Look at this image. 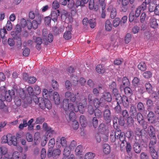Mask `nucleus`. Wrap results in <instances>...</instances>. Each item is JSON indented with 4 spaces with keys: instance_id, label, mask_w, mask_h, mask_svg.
I'll return each instance as SVG.
<instances>
[{
    "instance_id": "1",
    "label": "nucleus",
    "mask_w": 159,
    "mask_h": 159,
    "mask_svg": "<svg viewBox=\"0 0 159 159\" xmlns=\"http://www.w3.org/2000/svg\"><path fill=\"white\" fill-rule=\"evenodd\" d=\"M63 107L66 111L68 110L71 112H77L79 111L80 113L83 114L85 111L82 104L80 103L79 106H74L72 103H68V100H67L63 101Z\"/></svg>"
},
{
    "instance_id": "2",
    "label": "nucleus",
    "mask_w": 159,
    "mask_h": 159,
    "mask_svg": "<svg viewBox=\"0 0 159 159\" xmlns=\"http://www.w3.org/2000/svg\"><path fill=\"white\" fill-rule=\"evenodd\" d=\"M39 105L43 110H45L46 108L49 110L51 109L52 107L50 101L46 98L44 99H43L41 102H39Z\"/></svg>"
},
{
    "instance_id": "3",
    "label": "nucleus",
    "mask_w": 159,
    "mask_h": 159,
    "mask_svg": "<svg viewBox=\"0 0 159 159\" xmlns=\"http://www.w3.org/2000/svg\"><path fill=\"white\" fill-rule=\"evenodd\" d=\"M118 97L116 98V100L118 101H120L119 103H122L124 107L128 108L129 106V102L128 98L125 96L123 95L122 97L120 95H117Z\"/></svg>"
},
{
    "instance_id": "4",
    "label": "nucleus",
    "mask_w": 159,
    "mask_h": 159,
    "mask_svg": "<svg viewBox=\"0 0 159 159\" xmlns=\"http://www.w3.org/2000/svg\"><path fill=\"white\" fill-rule=\"evenodd\" d=\"M117 139L120 140V142H125L126 138L125 134L123 132H121L120 130L119 129H116L115 132V135Z\"/></svg>"
},
{
    "instance_id": "5",
    "label": "nucleus",
    "mask_w": 159,
    "mask_h": 159,
    "mask_svg": "<svg viewBox=\"0 0 159 159\" xmlns=\"http://www.w3.org/2000/svg\"><path fill=\"white\" fill-rule=\"evenodd\" d=\"M111 113L110 110L105 109L103 112L104 120L106 124H109L111 121Z\"/></svg>"
},
{
    "instance_id": "6",
    "label": "nucleus",
    "mask_w": 159,
    "mask_h": 159,
    "mask_svg": "<svg viewBox=\"0 0 159 159\" xmlns=\"http://www.w3.org/2000/svg\"><path fill=\"white\" fill-rule=\"evenodd\" d=\"M15 91L13 89L5 91V99L7 102H11L12 98L15 97Z\"/></svg>"
},
{
    "instance_id": "7",
    "label": "nucleus",
    "mask_w": 159,
    "mask_h": 159,
    "mask_svg": "<svg viewBox=\"0 0 159 159\" xmlns=\"http://www.w3.org/2000/svg\"><path fill=\"white\" fill-rule=\"evenodd\" d=\"M33 39L34 42L36 43V48L37 49L39 50L41 48V45L43 43L42 39L40 37L34 36Z\"/></svg>"
},
{
    "instance_id": "8",
    "label": "nucleus",
    "mask_w": 159,
    "mask_h": 159,
    "mask_svg": "<svg viewBox=\"0 0 159 159\" xmlns=\"http://www.w3.org/2000/svg\"><path fill=\"white\" fill-rule=\"evenodd\" d=\"M112 100V97L111 94L109 92L105 93L102 97L100 98V101L103 102L106 100L108 102H111Z\"/></svg>"
},
{
    "instance_id": "9",
    "label": "nucleus",
    "mask_w": 159,
    "mask_h": 159,
    "mask_svg": "<svg viewBox=\"0 0 159 159\" xmlns=\"http://www.w3.org/2000/svg\"><path fill=\"white\" fill-rule=\"evenodd\" d=\"M149 24L151 27L154 29L158 28V24L157 19L154 17H152L149 20Z\"/></svg>"
},
{
    "instance_id": "10",
    "label": "nucleus",
    "mask_w": 159,
    "mask_h": 159,
    "mask_svg": "<svg viewBox=\"0 0 159 159\" xmlns=\"http://www.w3.org/2000/svg\"><path fill=\"white\" fill-rule=\"evenodd\" d=\"M119 102L120 101H118L117 100L116 101H113L111 105L112 107L114 108L115 112L117 113H120L121 111V108L119 104Z\"/></svg>"
},
{
    "instance_id": "11",
    "label": "nucleus",
    "mask_w": 159,
    "mask_h": 159,
    "mask_svg": "<svg viewBox=\"0 0 159 159\" xmlns=\"http://www.w3.org/2000/svg\"><path fill=\"white\" fill-rule=\"evenodd\" d=\"M138 112L136 107L134 105H131L129 111L130 116L133 117L134 119H136V115Z\"/></svg>"
},
{
    "instance_id": "12",
    "label": "nucleus",
    "mask_w": 159,
    "mask_h": 159,
    "mask_svg": "<svg viewBox=\"0 0 159 159\" xmlns=\"http://www.w3.org/2000/svg\"><path fill=\"white\" fill-rule=\"evenodd\" d=\"M125 144L126 145L125 147L126 149V151L127 153L129 154L130 153L132 150V147L129 142H127L125 140V142H121L120 144L121 148H123L125 146Z\"/></svg>"
},
{
    "instance_id": "13",
    "label": "nucleus",
    "mask_w": 159,
    "mask_h": 159,
    "mask_svg": "<svg viewBox=\"0 0 159 159\" xmlns=\"http://www.w3.org/2000/svg\"><path fill=\"white\" fill-rule=\"evenodd\" d=\"M122 84L120 85V89H123L125 87L128 86L130 85V82L128 79L126 77H124L122 78Z\"/></svg>"
},
{
    "instance_id": "14",
    "label": "nucleus",
    "mask_w": 159,
    "mask_h": 159,
    "mask_svg": "<svg viewBox=\"0 0 159 159\" xmlns=\"http://www.w3.org/2000/svg\"><path fill=\"white\" fill-rule=\"evenodd\" d=\"M147 118L148 121L150 123H155L156 119L154 113L152 111L149 112L147 115Z\"/></svg>"
},
{
    "instance_id": "15",
    "label": "nucleus",
    "mask_w": 159,
    "mask_h": 159,
    "mask_svg": "<svg viewBox=\"0 0 159 159\" xmlns=\"http://www.w3.org/2000/svg\"><path fill=\"white\" fill-rule=\"evenodd\" d=\"M133 149L135 153H139L141 151L142 148L139 143L135 142L133 145Z\"/></svg>"
},
{
    "instance_id": "16",
    "label": "nucleus",
    "mask_w": 159,
    "mask_h": 159,
    "mask_svg": "<svg viewBox=\"0 0 159 159\" xmlns=\"http://www.w3.org/2000/svg\"><path fill=\"white\" fill-rule=\"evenodd\" d=\"M147 131L150 137L156 136L155 129L153 126H149L148 128Z\"/></svg>"
},
{
    "instance_id": "17",
    "label": "nucleus",
    "mask_w": 159,
    "mask_h": 159,
    "mask_svg": "<svg viewBox=\"0 0 159 159\" xmlns=\"http://www.w3.org/2000/svg\"><path fill=\"white\" fill-rule=\"evenodd\" d=\"M7 148L6 147H0V159L7 154Z\"/></svg>"
},
{
    "instance_id": "18",
    "label": "nucleus",
    "mask_w": 159,
    "mask_h": 159,
    "mask_svg": "<svg viewBox=\"0 0 159 159\" xmlns=\"http://www.w3.org/2000/svg\"><path fill=\"white\" fill-rule=\"evenodd\" d=\"M94 0H89V8L90 10L94 9L95 11H97L98 9V6H94Z\"/></svg>"
},
{
    "instance_id": "19",
    "label": "nucleus",
    "mask_w": 159,
    "mask_h": 159,
    "mask_svg": "<svg viewBox=\"0 0 159 159\" xmlns=\"http://www.w3.org/2000/svg\"><path fill=\"white\" fill-rule=\"evenodd\" d=\"M149 152L152 159H158V155L154 148H152L149 149Z\"/></svg>"
},
{
    "instance_id": "20",
    "label": "nucleus",
    "mask_w": 159,
    "mask_h": 159,
    "mask_svg": "<svg viewBox=\"0 0 159 159\" xmlns=\"http://www.w3.org/2000/svg\"><path fill=\"white\" fill-rule=\"evenodd\" d=\"M9 141L8 142V145H13L14 146H16L17 145V138L15 136H12L11 135V137L9 139Z\"/></svg>"
},
{
    "instance_id": "21",
    "label": "nucleus",
    "mask_w": 159,
    "mask_h": 159,
    "mask_svg": "<svg viewBox=\"0 0 159 159\" xmlns=\"http://www.w3.org/2000/svg\"><path fill=\"white\" fill-rule=\"evenodd\" d=\"M150 137V140L149 144V149H151V148H154V146L157 143V138L156 136Z\"/></svg>"
},
{
    "instance_id": "22",
    "label": "nucleus",
    "mask_w": 159,
    "mask_h": 159,
    "mask_svg": "<svg viewBox=\"0 0 159 159\" xmlns=\"http://www.w3.org/2000/svg\"><path fill=\"white\" fill-rule=\"evenodd\" d=\"M110 140L111 142L115 143L114 144L115 145L116 147L120 144L119 142V140L118 139H117L116 137L113 134H111Z\"/></svg>"
},
{
    "instance_id": "23",
    "label": "nucleus",
    "mask_w": 159,
    "mask_h": 159,
    "mask_svg": "<svg viewBox=\"0 0 159 159\" xmlns=\"http://www.w3.org/2000/svg\"><path fill=\"white\" fill-rule=\"evenodd\" d=\"M57 11H52L51 14V16L52 20H53L54 21H57L58 18V16H59V14L60 13V11L57 10Z\"/></svg>"
},
{
    "instance_id": "24",
    "label": "nucleus",
    "mask_w": 159,
    "mask_h": 159,
    "mask_svg": "<svg viewBox=\"0 0 159 159\" xmlns=\"http://www.w3.org/2000/svg\"><path fill=\"white\" fill-rule=\"evenodd\" d=\"M80 121L81 125L83 127H85L87 124V120L85 117L83 115L80 116Z\"/></svg>"
},
{
    "instance_id": "25",
    "label": "nucleus",
    "mask_w": 159,
    "mask_h": 159,
    "mask_svg": "<svg viewBox=\"0 0 159 159\" xmlns=\"http://www.w3.org/2000/svg\"><path fill=\"white\" fill-rule=\"evenodd\" d=\"M53 98L55 104L56 105L59 104L60 102V97L58 93L57 92L54 93Z\"/></svg>"
},
{
    "instance_id": "26",
    "label": "nucleus",
    "mask_w": 159,
    "mask_h": 159,
    "mask_svg": "<svg viewBox=\"0 0 159 159\" xmlns=\"http://www.w3.org/2000/svg\"><path fill=\"white\" fill-rule=\"evenodd\" d=\"M112 26L111 21L109 20H107L105 23V30L108 31H110L112 29Z\"/></svg>"
},
{
    "instance_id": "27",
    "label": "nucleus",
    "mask_w": 159,
    "mask_h": 159,
    "mask_svg": "<svg viewBox=\"0 0 159 159\" xmlns=\"http://www.w3.org/2000/svg\"><path fill=\"white\" fill-rule=\"evenodd\" d=\"M111 9L110 11V17L112 19H114L116 16L117 14L116 9L114 7H110L108 8V9Z\"/></svg>"
},
{
    "instance_id": "28",
    "label": "nucleus",
    "mask_w": 159,
    "mask_h": 159,
    "mask_svg": "<svg viewBox=\"0 0 159 159\" xmlns=\"http://www.w3.org/2000/svg\"><path fill=\"white\" fill-rule=\"evenodd\" d=\"M103 150L105 154H109L111 151V149L109 145L106 143L104 144L103 146Z\"/></svg>"
},
{
    "instance_id": "29",
    "label": "nucleus",
    "mask_w": 159,
    "mask_h": 159,
    "mask_svg": "<svg viewBox=\"0 0 159 159\" xmlns=\"http://www.w3.org/2000/svg\"><path fill=\"white\" fill-rule=\"evenodd\" d=\"M7 32L6 30L5 27H3V29L0 30V33L1 38L2 40L5 41L7 40V39L5 37V34H7Z\"/></svg>"
},
{
    "instance_id": "30",
    "label": "nucleus",
    "mask_w": 159,
    "mask_h": 159,
    "mask_svg": "<svg viewBox=\"0 0 159 159\" xmlns=\"http://www.w3.org/2000/svg\"><path fill=\"white\" fill-rule=\"evenodd\" d=\"M123 89H120L121 91L124 90L125 94L127 95L130 96L132 94V91L128 86L124 87Z\"/></svg>"
},
{
    "instance_id": "31",
    "label": "nucleus",
    "mask_w": 159,
    "mask_h": 159,
    "mask_svg": "<svg viewBox=\"0 0 159 159\" xmlns=\"http://www.w3.org/2000/svg\"><path fill=\"white\" fill-rule=\"evenodd\" d=\"M11 137V134H8L7 136H3L1 139L2 142L3 143H7L8 144L9 140Z\"/></svg>"
},
{
    "instance_id": "32",
    "label": "nucleus",
    "mask_w": 159,
    "mask_h": 159,
    "mask_svg": "<svg viewBox=\"0 0 159 159\" xmlns=\"http://www.w3.org/2000/svg\"><path fill=\"white\" fill-rule=\"evenodd\" d=\"M96 69L97 72L99 74H103L105 71L104 67L101 65H98L96 66Z\"/></svg>"
},
{
    "instance_id": "33",
    "label": "nucleus",
    "mask_w": 159,
    "mask_h": 159,
    "mask_svg": "<svg viewBox=\"0 0 159 159\" xmlns=\"http://www.w3.org/2000/svg\"><path fill=\"white\" fill-rule=\"evenodd\" d=\"M138 67L140 70L144 71L147 69V66L144 62H142L139 63L138 66Z\"/></svg>"
},
{
    "instance_id": "34",
    "label": "nucleus",
    "mask_w": 159,
    "mask_h": 159,
    "mask_svg": "<svg viewBox=\"0 0 159 159\" xmlns=\"http://www.w3.org/2000/svg\"><path fill=\"white\" fill-rule=\"evenodd\" d=\"M83 151V147L81 145H78L76 148L75 152L76 155H82Z\"/></svg>"
},
{
    "instance_id": "35",
    "label": "nucleus",
    "mask_w": 159,
    "mask_h": 159,
    "mask_svg": "<svg viewBox=\"0 0 159 159\" xmlns=\"http://www.w3.org/2000/svg\"><path fill=\"white\" fill-rule=\"evenodd\" d=\"M79 93H78L77 94H76L74 95V94L73 93V95L72 96H70V97L68 98V99H65V100H68V103L69 100H70V101L72 102H75L76 100L78 98V96Z\"/></svg>"
},
{
    "instance_id": "36",
    "label": "nucleus",
    "mask_w": 159,
    "mask_h": 159,
    "mask_svg": "<svg viewBox=\"0 0 159 159\" xmlns=\"http://www.w3.org/2000/svg\"><path fill=\"white\" fill-rule=\"evenodd\" d=\"M95 116L96 118H99L102 117V113L101 111L99 109L96 108L94 111Z\"/></svg>"
},
{
    "instance_id": "37",
    "label": "nucleus",
    "mask_w": 159,
    "mask_h": 159,
    "mask_svg": "<svg viewBox=\"0 0 159 159\" xmlns=\"http://www.w3.org/2000/svg\"><path fill=\"white\" fill-rule=\"evenodd\" d=\"M120 20L118 17L115 18L113 21V25L115 27L118 26L120 24Z\"/></svg>"
},
{
    "instance_id": "38",
    "label": "nucleus",
    "mask_w": 159,
    "mask_h": 159,
    "mask_svg": "<svg viewBox=\"0 0 159 159\" xmlns=\"http://www.w3.org/2000/svg\"><path fill=\"white\" fill-rule=\"evenodd\" d=\"M139 123H142V121L144 120L143 116L141 113L139 112L136 115V119Z\"/></svg>"
},
{
    "instance_id": "39",
    "label": "nucleus",
    "mask_w": 159,
    "mask_h": 159,
    "mask_svg": "<svg viewBox=\"0 0 159 159\" xmlns=\"http://www.w3.org/2000/svg\"><path fill=\"white\" fill-rule=\"evenodd\" d=\"M147 3H149V10L150 12H152L155 10V8L157 6L156 4H155L153 2H148Z\"/></svg>"
},
{
    "instance_id": "40",
    "label": "nucleus",
    "mask_w": 159,
    "mask_h": 159,
    "mask_svg": "<svg viewBox=\"0 0 159 159\" xmlns=\"http://www.w3.org/2000/svg\"><path fill=\"white\" fill-rule=\"evenodd\" d=\"M48 33L44 30L43 31L42 36L43 37V41L44 44L45 45L48 44V42L47 39V36Z\"/></svg>"
},
{
    "instance_id": "41",
    "label": "nucleus",
    "mask_w": 159,
    "mask_h": 159,
    "mask_svg": "<svg viewBox=\"0 0 159 159\" xmlns=\"http://www.w3.org/2000/svg\"><path fill=\"white\" fill-rule=\"evenodd\" d=\"M70 148L67 146L65 147L63 152L64 156H69L70 154Z\"/></svg>"
},
{
    "instance_id": "42",
    "label": "nucleus",
    "mask_w": 159,
    "mask_h": 159,
    "mask_svg": "<svg viewBox=\"0 0 159 159\" xmlns=\"http://www.w3.org/2000/svg\"><path fill=\"white\" fill-rule=\"evenodd\" d=\"M143 75L145 78L148 79L152 77V73L151 71H148L143 73Z\"/></svg>"
},
{
    "instance_id": "43",
    "label": "nucleus",
    "mask_w": 159,
    "mask_h": 159,
    "mask_svg": "<svg viewBox=\"0 0 159 159\" xmlns=\"http://www.w3.org/2000/svg\"><path fill=\"white\" fill-rule=\"evenodd\" d=\"M95 156V154L94 153L88 152L85 155L84 159H93Z\"/></svg>"
},
{
    "instance_id": "44",
    "label": "nucleus",
    "mask_w": 159,
    "mask_h": 159,
    "mask_svg": "<svg viewBox=\"0 0 159 159\" xmlns=\"http://www.w3.org/2000/svg\"><path fill=\"white\" fill-rule=\"evenodd\" d=\"M137 108L139 111L140 112L143 111L145 109L143 104L142 102H139L137 105Z\"/></svg>"
},
{
    "instance_id": "45",
    "label": "nucleus",
    "mask_w": 159,
    "mask_h": 159,
    "mask_svg": "<svg viewBox=\"0 0 159 159\" xmlns=\"http://www.w3.org/2000/svg\"><path fill=\"white\" fill-rule=\"evenodd\" d=\"M64 38L66 40H69L71 38V34L70 31H67L63 35Z\"/></svg>"
},
{
    "instance_id": "46",
    "label": "nucleus",
    "mask_w": 159,
    "mask_h": 159,
    "mask_svg": "<svg viewBox=\"0 0 159 159\" xmlns=\"http://www.w3.org/2000/svg\"><path fill=\"white\" fill-rule=\"evenodd\" d=\"M145 87L146 90L148 93H151L152 91V87L149 83H146L145 84Z\"/></svg>"
},
{
    "instance_id": "47",
    "label": "nucleus",
    "mask_w": 159,
    "mask_h": 159,
    "mask_svg": "<svg viewBox=\"0 0 159 159\" xmlns=\"http://www.w3.org/2000/svg\"><path fill=\"white\" fill-rule=\"evenodd\" d=\"M34 94L37 95L39 94L41 92L40 88L37 85H35L34 86Z\"/></svg>"
},
{
    "instance_id": "48",
    "label": "nucleus",
    "mask_w": 159,
    "mask_h": 159,
    "mask_svg": "<svg viewBox=\"0 0 159 159\" xmlns=\"http://www.w3.org/2000/svg\"><path fill=\"white\" fill-rule=\"evenodd\" d=\"M89 23L90 25V26L91 28H94L96 25L95 19H90L89 20Z\"/></svg>"
},
{
    "instance_id": "49",
    "label": "nucleus",
    "mask_w": 159,
    "mask_h": 159,
    "mask_svg": "<svg viewBox=\"0 0 159 159\" xmlns=\"http://www.w3.org/2000/svg\"><path fill=\"white\" fill-rule=\"evenodd\" d=\"M22 121L23 123L20 124L19 126V128L20 129H22L23 128L26 127L27 126V120L26 119H23Z\"/></svg>"
},
{
    "instance_id": "50",
    "label": "nucleus",
    "mask_w": 159,
    "mask_h": 159,
    "mask_svg": "<svg viewBox=\"0 0 159 159\" xmlns=\"http://www.w3.org/2000/svg\"><path fill=\"white\" fill-rule=\"evenodd\" d=\"M140 80L137 77H134L132 81L133 84L134 86H137L139 84Z\"/></svg>"
},
{
    "instance_id": "51",
    "label": "nucleus",
    "mask_w": 159,
    "mask_h": 159,
    "mask_svg": "<svg viewBox=\"0 0 159 159\" xmlns=\"http://www.w3.org/2000/svg\"><path fill=\"white\" fill-rule=\"evenodd\" d=\"M55 144V140L54 138H52L50 139L48 143V148L50 149L53 148Z\"/></svg>"
},
{
    "instance_id": "52",
    "label": "nucleus",
    "mask_w": 159,
    "mask_h": 159,
    "mask_svg": "<svg viewBox=\"0 0 159 159\" xmlns=\"http://www.w3.org/2000/svg\"><path fill=\"white\" fill-rule=\"evenodd\" d=\"M16 33H17V36L20 37V33L21 31V28L20 26L18 24L16 26Z\"/></svg>"
},
{
    "instance_id": "53",
    "label": "nucleus",
    "mask_w": 159,
    "mask_h": 159,
    "mask_svg": "<svg viewBox=\"0 0 159 159\" xmlns=\"http://www.w3.org/2000/svg\"><path fill=\"white\" fill-rule=\"evenodd\" d=\"M87 111L91 115H92L94 112V110L93 106L91 104H89L88 106Z\"/></svg>"
},
{
    "instance_id": "54",
    "label": "nucleus",
    "mask_w": 159,
    "mask_h": 159,
    "mask_svg": "<svg viewBox=\"0 0 159 159\" xmlns=\"http://www.w3.org/2000/svg\"><path fill=\"white\" fill-rule=\"evenodd\" d=\"M61 151L59 149H55L53 151V157H57L60 154Z\"/></svg>"
},
{
    "instance_id": "55",
    "label": "nucleus",
    "mask_w": 159,
    "mask_h": 159,
    "mask_svg": "<svg viewBox=\"0 0 159 159\" xmlns=\"http://www.w3.org/2000/svg\"><path fill=\"white\" fill-rule=\"evenodd\" d=\"M131 39V35L130 34L127 33L125 37V42L126 43H129Z\"/></svg>"
},
{
    "instance_id": "56",
    "label": "nucleus",
    "mask_w": 159,
    "mask_h": 159,
    "mask_svg": "<svg viewBox=\"0 0 159 159\" xmlns=\"http://www.w3.org/2000/svg\"><path fill=\"white\" fill-rule=\"evenodd\" d=\"M43 98H38L37 96H34L33 97V100L34 102L38 104L40 102H41Z\"/></svg>"
},
{
    "instance_id": "57",
    "label": "nucleus",
    "mask_w": 159,
    "mask_h": 159,
    "mask_svg": "<svg viewBox=\"0 0 159 159\" xmlns=\"http://www.w3.org/2000/svg\"><path fill=\"white\" fill-rule=\"evenodd\" d=\"M121 113L123 117L125 119H127L129 116L128 111L126 109L122 110Z\"/></svg>"
},
{
    "instance_id": "58",
    "label": "nucleus",
    "mask_w": 159,
    "mask_h": 159,
    "mask_svg": "<svg viewBox=\"0 0 159 159\" xmlns=\"http://www.w3.org/2000/svg\"><path fill=\"white\" fill-rule=\"evenodd\" d=\"M45 120L44 118L41 116H39L36 119L35 123L36 124H41Z\"/></svg>"
},
{
    "instance_id": "59",
    "label": "nucleus",
    "mask_w": 159,
    "mask_h": 159,
    "mask_svg": "<svg viewBox=\"0 0 159 159\" xmlns=\"http://www.w3.org/2000/svg\"><path fill=\"white\" fill-rule=\"evenodd\" d=\"M61 143L62 146L65 147L67 146V143L66 138L62 137L61 139Z\"/></svg>"
},
{
    "instance_id": "60",
    "label": "nucleus",
    "mask_w": 159,
    "mask_h": 159,
    "mask_svg": "<svg viewBox=\"0 0 159 159\" xmlns=\"http://www.w3.org/2000/svg\"><path fill=\"white\" fill-rule=\"evenodd\" d=\"M60 3L57 0L54 1L52 4V7L56 9L60 7Z\"/></svg>"
},
{
    "instance_id": "61",
    "label": "nucleus",
    "mask_w": 159,
    "mask_h": 159,
    "mask_svg": "<svg viewBox=\"0 0 159 159\" xmlns=\"http://www.w3.org/2000/svg\"><path fill=\"white\" fill-rule=\"evenodd\" d=\"M116 83L114 82H112L109 85V88L110 89L114 91L116 90Z\"/></svg>"
},
{
    "instance_id": "62",
    "label": "nucleus",
    "mask_w": 159,
    "mask_h": 159,
    "mask_svg": "<svg viewBox=\"0 0 159 159\" xmlns=\"http://www.w3.org/2000/svg\"><path fill=\"white\" fill-rule=\"evenodd\" d=\"M6 26L7 30L8 31L12 29V23L10 21H7Z\"/></svg>"
},
{
    "instance_id": "63",
    "label": "nucleus",
    "mask_w": 159,
    "mask_h": 159,
    "mask_svg": "<svg viewBox=\"0 0 159 159\" xmlns=\"http://www.w3.org/2000/svg\"><path fill=\"white\" fill-rule=\"evenodd\" d=\"M70 120L71 121H74L75 119V116L74 112H70L69 114Z\"/></svg>"
},
{
    "instance_id": "64",
    "label": "nucleus",
    "mask_w": 159,
    "mask_h": 159,
    "mask_svg": "<svg viewBox=\"0 0 159 159\" xmlns=\"http://www.w3.org/2000/svg\"><path fill=\"white\" fill-rule=\"evenodd\" d=\"M94 98V97L92 94L90 93L88 95V99L89 103V104H91L92 103V102L93 101Z\"/></svg>"
}]
</instances>
